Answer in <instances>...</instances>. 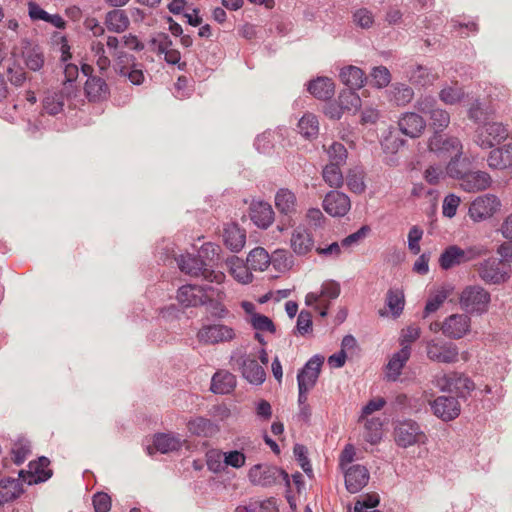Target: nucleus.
<instances>
[{
    "mask_svg": "<svg viewBox=\"0 0 512 512\" xmlns=\"http://www.w3.org/2000/svg\"><path fill=\"white\" fill-rule=\"evenodd\" d=\"M275 208L278 212L279 231L294 227L298 215L296 195L287 188H280L275 194Z\"/></svg>",
    "mask_w": 512,
    "mask_h": 512,
    "instance_id": "obj_1",
    "label": "nucleus"
},
{
    "mask_svg": "<svg viewBox=\"0 0 512 512\" xmlns=\"http://www.w3.org/2000/svg\"><path fill=\"white\" fill-rule=\"evenodd\" d=\"M219 246L208 242L202 245L199 255H181L178 260L179 268L182 272L191 275V276H199L205 275L207 272L208 264L203 260V258H209L213 261L215 256H218Z\"/></svg>",
    "mask_w": 512,
    "mask_h": 512,
    "instance_id": "obj_2",
    "label": "nucleus"
},
{
    "mask_svg": "<svg viewBox=\"0 0 512 512\" xmlns=\"http://www.w3.org/2000/svg\"><path fill=\"white\" fill-rule=\"evenodd\" d=\"M248 477L254 485L262 487H271L282 482L287 488L290 487L288 473L274 465L256 464L250 468Z\"/></svg>",
    "mask_w": 512,
    "mask_h": 512,
    "instance_id": "obj_3",
    "label": "nucleus"
},
{
    "mask_svg": "<svg viewBox=\"0 0 512 512\" xmlns=\"http://www.w3.org/2000/svg\"><path fill=\"white\" fill-rule=\"evenodd\" d=\"M490 301V293L477 285L464 288L459 298L460 306L466 313L477 315L487 312Z\"/></svg>",
    "mask_w": 512,
    "mask_h": 512,
    "instance_id": "obj_4",
    "label": "nucleus"
},
{
    "mask_svg": "<svg viewBox=\"0 0 512 512\" xmlns=\"http://www.w3.org/2000/svg\"><path fill=\"white\" fill-rule=\"evenodd\" d=\"M395 443L401 448L425 444L427 436L420 425L412 419L397 422L394 427Z\"/></svg>",
    "mask_w": 512,
    "mask_h": 512,
    "instance_id": "obj_5",
    "label": "nucleus"
},
{
    "mask_svg": "<svg viewBox=\"0 0 512 512\" xmlns=\"http://www.w3.org/2000/svg\"><path fill=\"white\" fill-rule=\"evenodd\" d=\"M477 272L486 284L499 285L510 278V266L499 258H489L480 263Z\"/></svg>",
    "mask_w": 512,
    "mask_h": 512,
    "instance_id": "obj_6",
    "label": "nucleus"
},
{
    "mask_svg": "<svg viewBox=\"0 0 512 512\" xmlns=\"http://www.w3.org/2000/svg\"><path fill=\"white\" fill-rule=\"evenodd\" d=\"M481 247H470L462 249L457 245L448 246L439 257V265L443 270L451 269L454 266L469 262L481 256Z\"/></svg>",
    "mask_w": 512,
    "mask_h": 512,
    "instance_id": "obj_7",
    "label": "nucleus"
},
{
    "mask_svg": "<svg viewBox=\"0 0 512 512\" xmlns=\"http://www.w3.org/2000/svg\"><path fill=\"white\" fill-rule=\"evenodd\" d=\"M415 107L419 112L430 116V126L434 129V133L441 134L450 123L449 113L438 108L436 100L431 96L417 100Z\"/></svg>",
    "mask_w": 512,
    "mask_h": 512,
    "instance_id": "obj_8",
    "label": "nucleus"
},
{
    "mask_svg": "<svg viewBox=\"0 0 512 512\" xmlns=\"http://www.w3.org/2000/svg\"><path fill=\"white\" fill-rule=\"evenodd\" d=\"M508 137L507 128L499 122H488L476 130L475 143L482 149H490L505 141Z\"/></svg>",
    "mask_w": 512,
    "mask_h": 512,
    "instance_id": "obj_9",
    "label": "nucleus"
},
{
    "mask_svg": "<svg viewBox=\"0 0 512 512\" xmlns=\"http://www.w3.org/2000/svg\"><path fill=\"white\" fill-rule=\"evenodd\" d=\"M437 386L441 391L455 392L458 398L464 400L475 389V384L469 377L457 372H450L438 378Z\"/></svg>",
    "mask_w": 512,
    "mask_h": 512,
    "instance_id": "obj_10",
    "label": "nucleus"
},
{
    "mask_svg": "<svg viewBox=\"0 0 512 512\" xmlns=\"http://www.w3.org/2000/svg\"><path fill=\"white\" fill-rule=\"evenodd\" d=\"M429 150L438 157L446 158L462 156V144L457 137H444L442 134L434 133L428 142Z\"/></svg>",
    "mask_w": 512,
    "mask_h": 512,
    "instance_id": "obj_11",
    "label": "nucleus"
},
{
    "mask_svg": "<svg viewBox=\"0 0 512 512\" xmlns=\"http://www.w3.org/2000/svg\"><path fill=\"white\" fill-rule=\"evenodd\" d=\"M50 460L41 456L37 460L31 461L28 470H20L19 478L23 483L33 485L47 481L52 476V470L48 468Z\"/></svg>",
    "mask_w": 512,
    "mask_h": 512,
    "instance_id": "obj_12",
    "label": "nucleus"
},
{
    "mask_svg": "<svg viewBox=\"0 0 512 512\" xmlns=\"http://www.w3.org/2000/svg\"><path fill=\"white\" fill-rule=\"evenodd\" d=\"M213 290L210 285L186 284L177 291V300L184 307H197L207 303V292Z\"/></svg>",
    "mask_w": 512,
    "mask_h": 512,
    "instance_id": "obj_13",
    "label": "nucleus"
},
{
    "mask_svg": "<svg viewBox=\"0 0 512 512\" xmlns=\"http://www.w3.org/2000/svg\"><path fill=\"white\" fill-rule=\"evenodd\" d=\"M114 70L120 76L128 78L133 85H141L144 82L142 65L135 63V57L132 55L121 53L114 65Z\"/></svg>",
    "mask_w": 512,
    "mask_h": 512,
    "instance_id": "obj_14",
    "label": "nucleus"
},
{
    "mask_svg": "<svg viewBox=\"0 0 512 512\" xmlns=\"http://www.w3.org/2000/svg\"><path fill=\"white\" fill-rule=\"evenodd\" d=\"M199 342L205 344H217L231 341L235 338L233 328L223 324L204 325L197 333Z\"/></svg>",
    "mask_w": 512,
    "mask_h": 512,
    "instance_id": "obj_15",
    "label": "nucleus"
},
{
    "mask_svg": "<svg viewBox=\"0 0 512 512\" xmlns=\"http://www.w3.org/2000/svg\"><path fill=\"white\" fill-rule=\"evenodd\" d=\"M500 207V201L495 195L486 194L476 198L469 207V215L474 221L491 217Z\"/></svg>",
    "mask_w": 512,
    "mask_h": 512,
    "instance_id": "obj_16",
    "label": "nucleus"
},
{
    "mask_svg": "<svg viewBox=\"0 0 512 512\" xmlns=\"http://www.w3.org/2000/svg\"><path fill=\"white\" fill-rule=\"evenodd\" d=\"M427 357L438 363H455L458 361V348L454 343H436L430 341L426 347Z\"/></svg>",
    "mask_w": 512,
    "mask_h": 512,
    "instance_id": "obj_17",
    "label": "nucleus"
},
{
    "mask_svg": "<svg viewBox=\"0 0 512 512\" xmlns=\"http://www.w3.org/2000/svg\"><path fill=\"white\" fill-rule=\"evenodd\" d=\"M323 208L332 217H343L349 212L351 201L345 193L332 190L325 195Z\"/></svg>",
    "mask_w": 512,
    "mask_h": 512,
    "instance_id": "obj_18",
    "label": "nucleus"
},
{
    "mask_svg": "<svg viewBox=\"0 0 512 512\" xmlns=\"http://www.w3.org/2000/svg\"><path fill=\"white\" fill-rule=\"evenodd\" d=\"M236 364L242 376L251 384L260 385L265 381L266 372L255 358L242 355L236 359Z\"/></svg>",
    "mask_w": 512,
    "mask_h": 512,
    "instance_id": "obj_19",
    "label": "nucleus"
},
{
    "mask_svg": "<svg viewBox=\"0 0 512 512\" xmlns=\"http://www.w3.org/2000/svg\"><path fill=\"white\" fill-rule=\"evenodd\" d=\"M470 317L466 314H453L441 325L443 334L450 339H461L470 330Z\"/></svg>",
    "mask_w": 512,
    "mask_h": 512,
    "instance_id": "obj_20",
    "label": "nucleus"
},
{
    "mask_svg": "<svg viewBox=\"0 0 512 512\" xmlns=\"http://www.w3.org/2000/svg\"><path fill=\"white\" fill-rule=\"evenodd\" d=\"M431 408L435 416L443 421H451L460 414V404L453 396H439L432 403Z\"/></svg>",
    "mask_w": 512,
    "mask_h": 512,
    "instance_id": "obj_21",
    "label": "nucleus"
},
{
    "mask_svg": "<svg viewBox=\"0 0 512 512\" xmlns=\"http://www.w3.org/2000/svg\"><path fill=\"white\" fill-rule=\"evenodd\" d=\"M324 362V357L319 355H314L311 357L305 365L298 371L297 374V383L300 386V383H303L307 389H312L319 378L321 367Z\"/></svg>",
    "mask_w": 512,
    "mask_h": 512,
    "instance_id": "obj_22",
    "label": "nucleus"
},
{
    "mask_svg": "<svg viewBox=\"0 0 512 512\" xmlns=\"http://www.w3.org/2000/svg\"><path fill=\"white\" fill-rule=\"evenodd\" d=\"M398 127L402 134L410 138H418L426 128V121L415 112H405L399 117Z\"/></svg>",
    "mask_w": 512,
    "mask_h": 512,
    "instance_id": "obj_23",
    "label": "nucleus"
},
{
    "mask_svg": "<svg viewBox=\"0 0 512 512\" xmlns=\"http://www.w3.org/2000/svg\"><path fill=\"white\" fill-rule=\"evenodd\" d=\"M368 469L360 464L350 466L345 472V486L348 492L355 494L362 490L369 481Z\"/></svg>",
    "mask_w": 512,
    "mask_h": 512,
    "instance_id": "obj_24",
    "label": "nucleus"
},
{
    "mask_svg": "<svg viewBox=\"0 0 512 512\" xmlns=\"http://www.w3.org/2000/svg\"><path fill=\"white\" fill-rule=\"evenodd\" d=\"M290 246L296 255L305 256L312 251L314 238L307 228L298 226L292 232Z\"/></svg>",
    "mask_w": 512,
    "mask_h": 512,
    "instance_id": "obj_25",
    "label": "nucleus"
},
{
    "mask_svg": "<svg viewBox=\"0 0 512 512\" xmlns=\"http://www.w3.org/2000/svg\"><path fill=\"white\" fill-rule=\"evenodd\" d=\"M223 241L232 252H239L246 242V231L237 223H228L223 228Z\"/></svg>",
    "mask_w": 512,
    "mask_h": 512,
    "instance_id": "obj_26",
    "label": "nucleus"
},
{
    "mask_svg": "<svg viewBox=\"0 0 512 512\" xmlns=\"http://www.w3.org/2000/svg\"><path fill=\"white\" fill-rule=\"evenodd\" d=\"M250 218L257 227L267 229L273 223L275 213L269 203L259 201L251 204Z\"/></svg>",
    "mask_w": 512,
    "mask_h": 512,
    "instance_id": "obj_27",
    "label": "nucleus"
},
{
    "mask_svg": "<svg viewBox=\"0 0 512 512\" xmlns=\"http://www.w3.org/2000/svg\"><path fill=\"white\" fill-rule=\"evenodd\" d=\"M491 176L485 171H468L460 182V186L467 192L483 191L490 187Z\"/></svg>",
    "mask_w": 512,
    "mask_h": 512,
    "instance_id": "obj_28",
    "label": "nucleus"
},
{
    "mask_svg": "<svg viewBox=\"0 0 512 512\" xmlns=\"http://www.w3.org/2000/svg\"><path fill=\"white\" fill-rule=\"evenodd\" d=\"M411 355V347L403 345L401 349L395 352L387 363V378L390 381H396L401 375L402 369L409 360Z\"/></svg>",
    "mask_w": 512,
    "mask_h": 512,
    "instance_id": "obj_29",
    "label": "nucleus"
},
{
    "mask_svg": "<svg viewBox=\"0 0 512 512\" xmlns=\"http://www.w3.org/2000/svg\"><path fill=\"white\" fill-rule=\"evenodd\" d=\"M84 90L90 102L106 100L110 95V89L106 81L98 76L87 78Z\"/></svg>",
    "mask_w": 512,
    "mask_h": 512,
    "instance_id": "obj_30",
    "label": "nucleus"
},
{
    "mask_svg": "<svg viewBox=\"0 0 512 512\" xmlns=\"http://www.w3.org/2000/svg\"><path fill=\"white\" fill-rule=\"evenodd\" d=\"M104 25L110 32L122 33L129 28L130 19L125 10L113 8L106 13Z\"/></svg>",
    "mask_w": 512,
    "mask_h": 512,
    "instance_id": "obj_31",
    "label": "nucleus"
},
{
    "mask_svg": "<svg viewBox=\"0 0 512 512\" xmlns=\"http://www.w3.org/2000/svg\"><path fill=\"white\" fill-rule=\"evenodd\" d=\"M487 163L491 169L504 170L512 167V144L490 151Z\"/></svg>",
    "mask_w": 512,
    "mask_h": 512,
    "instance_id": "obj_32",
    "label": "nucleus"
},
{
    "mask_svg": "<svg viewBox=\"0 0 512 512\" xmlns=\"http://www.w3.org/2000/svg\"><path fill=\"white\" fill-rule=\"evenodd\" d=\"M307 90L315 98L326 101L333 97L335 85L328 77H317L308 82Z\"/></svg>",
    "mask_w": 512,
    "mask_h": 512,
    "instance_id": "obj_33",
    "label": "nucleus"
},
{
    "mask_svg": "<svg viewBox=\"0 0 512 512\" xmlns=\"http://www.w3.org/2000/svg\"><path fill=\"white\" fill-rule=\"evenodd\" d=\"M22 483L20 478H6L0 481V507L17 499L24 493Z\"/></svg>",
    "mask_w": 512,
    "mask_h": 512,
    "instance_id": "obj_34",
    "label": "nucleus"
},
{
    "mask_svg": "<svg viewBox=\"0 0 512 512\" xmlns=\"http://www.w3.org/2000/svg\"><path fill=\"white\" fill-rule=\"evenodd\" d=\"M188 431L197 437H211L219 431L217 424L205 417H196L187 423Z\"/></svg>",
    "mask_w": 512,
    "mask_h": 512,
    "instance_id": "obj_35",
    "label": "nucleus"
},
{
    "mask_svg": "<svg viewBox=\"0 0 512 512\" xmlns=\"http://www.w3.org/2000/svg\"><path fill=\"white\" fill-rule=\"evenodd\" d=\"M236 387V377L227 371L216 372L211 380V391L215 394H229Z\"/></svg>",
    "mask_w": 512,
    "mask_h": 512,
    "instance_id": "obj_36",
    "label": "nucleus"
},
{
    "mask_svg": "<svg viewBox=\"0 0 512 512\" xmlns=\"http://www.w3.org/2000/svg\"><path fill=\"white\" fill-rule=\"evenodd\" d=\"M339 77L351 90L361 88L366 81V77L362 69L352 65L342 68Z\"/></svg>",
    "mask_w": 512,
    "mask_h": 512,
    "instance_id": "obj_37",
    "label": "nucleus"
},
{
    "mask_svg": "<svg viewBox=\"0 0 512 512\" xmlns=\"http://www.w3.org/2000/svg\"><path fill=\"white\" fill-rule=\"evenodd\" d=\"M270 255L263 247H256L247 256V268L264 271L270 264Z\"/></svg>",
    "mask_w": 512,
    "mask_h": 512,
    "instance_id": "obj_38",
    "label": "nucleus"
},
{
    "mask_svg": "<svg viewBox=\"0 0 512 512\" xmlns=\"http://www.w3.org/2000/svg\"><path fill=\"white\" fill-rule=\"evenodd\" d=\"M386 306L389 308L392 316L398 318L405 306V296L403 290L399 288H390L386 294Z\"/></svg>",
    "mask_w": 512,
    "mask_h": 512,
    "instance_id": "obj_39",
    "label": "nucleus"
},
{
    "mask_svg": "<svg viewBox=\"0 0 512 512\" xmlns=\"http://www.w3.org/2000/svg\"><path fill=\"white\" fill-rule=\"evenodd\" d=\"M23 59L26 67L34 72L41 70L45 63L43 50L38 45L24 50Z\"/></svg>",
    "mask_w": 512,
    "mask_h": 512,
    "instance_id": "obj_40",
    "label": "nucleus"
},
{
    "mask_svg": "<svg viewBox=\"0 0 512 512\" xmlns=\"http://www.w3.org/2000/svg\"><path fill=\"white\" fill-rule=\"evenodd\" d=\"M153 444L155 448L163 454L177 451L182 446L179 438L166 433L156 434L154 436Z\"/></svg>",
    "mask_w": 512,
    "mask_h": 512,
    "instance_id": "obj_41",
    "label": "nucleus"
},
{
    "mask_svg": "<svg viewBox=\"0 0 512 512\" xmlns=\"http://www.w3.org/2000/svg\"><path fill=\"white\" fill-rule=\"evenodd\" d=\"M413 96V89L410 86L402 83L393 85L390 92V100L397 106H405L406 104L410 103L413 99Z\"/></svg>",
    "mask_w": 512,
    "mask_h": 512,
    "instance_id": "obj_42",
    "label": "nucleus"
},
{
    "mask_svg": "<svg viewBox=\"0 0 512 512\" xmlns=\"http://www.w3.org/2000/svg\"><path fill=\"white\" fill-rule=\"evenodd\" d=\"M346 184L351 192L362 194L366 189L363 169L360 167L349 169L346 175Z\"/></svg>",
    "mask_w": 512,
    "mask_h": 512,
    "instance_id": "obj_43",
    "label": "nucleus"
},
{
    "mask_svg": "<svg viewBox=\"0 0 512 512\" xmlns=\"http://www.w3.org/2000/svg\"><path fill=\"white\" fill-rule=\"evenodd\" d=\"M408 74L413 84L421 86L430 85L435 80V76L430 72L429 68L422 65L411 66Z\"/></svg>",
    "mask_w": 512,
    "mask_h": 512,
    "instance_id": "obj_44",
    "label": "nucleus"
},
{
    "mask_svg": "<svg viewBox=\"0 0 512 512\" xmlns=\"http://www.w3.org/2000/svg\"><path fill=\"white\" fill-rule=\"evenodd\" d=\"M299 133L306 139L314 138L319 132V123L315 115L305 114L298 122Z\"/></svg>",
    "mask_w": 512,
    "mask_h": 512,
    "instance_id": "obj_45",
    "label": "nucleus"
},
{
    "mask_svg": "<svg viewBox=\"0 0 512 512\" xmlns=\"http://www.w3.org/2000/svg\"><path fill=\"white\" fill-rule=\"evenodd\" d=\"M469 171V163L466 159H462L461 156H452L451 160L446 166V173L451 178L463 180V177Z\"/></svg>",
    "mask_w": 512,
    "mask_h": 512,
    "instance_id": "obj_46",
    "label": "nucleus"
},
{
    "mask_svg": "<svg viewBox=\"0 0 512 512\" xmlns=\"http://www.w3.org/2000/svg\"><path fill=\"white\" fill-rule=\"evenodd\" d=\"M324 181L332 188H340L343 185L344 177L341 172V166L327 164L322 171Z\"/></svg>",
    "mask_w": 512,
    "mask_h": 512,
    "instance_id": "obj_47",
    "label": "nucleus"
},
{
    "mask_svg": "<svg viewBox=\"0 0 512 512\" xmlns=\"http://www.w3.org/2000/svg\"><path fill=\"white\" fill-rule=\"evenodd\" d=\"M270 264L278 272H284L290 269L293 265L292 255L284 249H278L270 256Z\"/></svg>",
    "mask_w": 512,
    "mask_h": 512,
    "instance_id": "obj_48",
    "label": "nucleus"
},
{
    "mask_svg": "<svg viewBox=\"0 0 512 512\" xmlns=\"http://www.w3.org/2000/svg\"><path fill=\"white\" fill-rule=\"evenodd\" d=\"M64 100L63 93H51L43 99V111L51 116H55L63 111Z\"/></svg>",
    "mask_w": 512,
    "mask_h": 512,
    "instance_id": "obj_49",
    "label": "nucleus"
},
{
    "mask_svg": "<svg viewBox=\"0 0 512 512\" xmlns=\"http://www.w3.org/2000/svg\"><path fill=\"white\" fill-rule=\"evenodd\" d=\"M382 425L379 418L368 419L365 423V440L370 444H377L382 438Z\"/></svg>",
    "mask_w": 512,
    "mask_h": 512,
    "instance_id": "obj_50",
    "label": "nucleus"
},
{
    "mask_svg": "<svg viewBox=\"0 0 512 512\" xmlns=\"http://www.w3.org/2000/svg\"><path fill=\"white\" fill-rule=\"evenodd\" d=\"M329 164L343 166L348 158V151L344 144L333 142L327 149Z\"/></svg>",
    "mask_w": 512,
    "mask_h": 512,
    "instance_id": "obj_51",
    "label": "nucleus"
},
{
    "mask_svg": "<svg viewBox=\"0 0 512 512\" xmlns=\"http://www.w3.org/2000/svg\"><path fill=\"white\" fill-rule=\"evenodd\" d=\"M448 296L449 291L444 288L438 290L435 294L430 295L423 311V318H426L431 313L436 312L440 308V306L445 302Z\"/></svg>",
    "mask_w": 512,
    "mask_h": 512,
    "instance_id": "obj_52",
    "label": "nucleus"
},
{
    "mask_svg": "<svg viewBox=\"0 0 512 512\" xmlns=\"http://www.w3.org/2000/svg\"><path fill=\"white\" fill-rule=\"evenodd\" d=\"M31 453V443L26 439H20L11 449L12 459L16 465H21Z\"/></svg>",
    "mask_w": 512,
    "mask_h": 512,
    "instance_id": "obj_53",
    "label": "nucleus"
},
{
    "mask_svg": "<svg viewBox=\"0 0 512 512\" xmlns=\"http://www.w3.org/2000/svg\"><path fill=\"white\" fill-rule=\"evenodd\" d=\"M206 464L213 473H221L226 467L224 464V453L216 449L209 450L206 453Z\"/></svg>",
    "mask_w": 512,
    "mask_h": 512,
    "instance_id": "obj_54",
    "label": "nucleus"
},
{
    "mask_svg": "<svg viewBox=\"0 0 512 512\" xmlns=\"http://www.w3.org/2000/svg\"><path fill=\"white\" fill-rule=\"evenodd\" d=\"M236 512H279L272 499L264 501H255L249 503L247 506L238 507Z\"/></svg>",
    "mask_w": 512,
    "mask_h": 512,
    "instance_id": "obj_55",
    "label": "nucleus"
},
{
    "mask_svg": "<svg viewBox=\"0 0 512 512\" xmlns=\"http://www.w3.org/2000/svg\"><path fill=\"white\" fill-rule=\"evenodd\" d=\"M338 99L343 110L356 111L361 106L359 95L351 89L341 92Z\"/></svg>",
    "mask_w": 512,
    "mask_h": 512,
    "instance_id": "obj_56",
    "label": "nucleus"
},
{
    "mask_svg": "<svg viewBox=\"0 0 512 512\" xmlns=\"http://www.w3.org/2000/svg\"><path fill=\"white\" fill-rule=\"evenodd\" d=\"M380 503V497L377 493H367L355 502L354 512H367V509L375 508Z\"/></svg>",
    "mask_w": 512,
    "mask_h": 512,
    "instance_id": "obj_57",
    "label": "nucleus"
},
{
    "mask_svg": "<svg viewBox=\"0 0 512 512\" xmlns=\"http://www.w3.org/2000/svg\"><path fill=\"white\" fill-rule=\"evenodd\" d=\"M250 323L257 331H268L270 333L276 332V326L273 321L263 314L253 313Z\"/></svg>",
    "mask_w": 512,
    "mask_h": 512,
    "instance_id": "obj_58",
    "label": "nucleus"
},
{
    "mask_svg": "<svg viewBox=\"0 0 512 512\" xmlns=\"http://www.w3.org/2000/svg\"><path fill=\"white\" fill-rule=\"evenodd\" d=\"M463 96L464 93L461 88L452 86L444 87L439 93L441 101L449 105L458 103Z\"/></svg>",
    "mask_w": 512,
    "mask_h": 512,
    "instance_id": "obj_59",
    "label": "nucleus"
},
{
    "mask_svg": "<svg viewBox=\"0 0 512 512\" xmlns=\"http://www.w3.org/2000/svg\"><path fill=\"white\" fill-rule=\"evenodd\" d=\"M406 141L398 135L390 132L381 142L382 149L385 153H397L398 150L405 145Z\"/></svg>",
    "mask_w": 512,
    "mask_h": 512,
    "instance_id": "obj_60",
    "label": "nucleus"
},
{
    "mask_svg": "<svg viewBox=\"0 0 512 512\" xmlns=\"http://www.w3.org/2000/svg\"><path fill=\"white\" fill-rule=\"evenodd\" d=\"M312 314L308 310H302L297 318L295 332L305 335L312 330Z\"/></svg>",
    "mask_w": 512,
    "mask_h": 512,
    "instance_id": "obj_61",
    "label": "nucleus"
},
{
    "mask_svg": "<svg viewBox=\"0 0 512 512\" xmlns=\"http://www.w3.org/2000/svg\"><path fill=\"white\" fill-rule=\"evenodd\" d=\"M371 77L374 84L378 88H383L388 86L391 81V75L389 70L384 66L374 67L371 72Z\"/></svg>",
    "mask_w": 512,
    "mask_h": 512,
    "instance_id": "obj_62",
    "label": "nucleus"
},
{
    "mask_svg": "<svg viewBox=\"0 0 512 512\" xmlns=\"http://www.w3.org/2000/svg\"><path fill=\"white\" fill-rule=\"evenodd\" d=\"M353 21L357 26L368 29L372 26L374 17L368 9L360 8L354 12Z\"/></svg>",
    "mask_w": 512,
    "mask_h": 512,
    "instance_id": "obj_63",
    "label": "nucleus"
},
{
    "mask_svg": "<svg viewBox=\"0 0 512 512\" xmlns=\"http://www.w3.org/2000/svg\"><path fill=\"white\" fill-rule=\"evenodd\" d=\"M95 512H108L111 509V498L105 492H97L92 498Z\"/></svg>",
    "mask_w": 512,
    "mask_h": 512,
    "instance_id": "obj_64",
    "label": "nucleus"
}]
</instances>
